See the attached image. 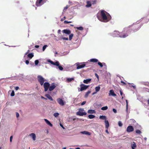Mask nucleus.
<instances>
[{"label": "nucleus", "mask_w": 149, "mask_h": 149, "mask_svg": "<svg viewBox=\"0 0 149 149\" xmlns=\"http://www.w3.org/2000/svg\"><path fill=\"white\" fill-rule=\"evenodd\" d=\"M13 138V136H11L10 137V141L11 142L12 141V139Z\"/></svg>", "instance_id": "obj_46"}, {"label": "nucleus", "mask_w": 149, "mask_h": 149, "mask_svg": "<svg viewBox=\"0 0 149 149\" xmlns=\"http://www.w3.org/2000/svg\"><path fill=\"white\" fill-rule=\"evenodd\" d=\"M98 64L101 67H102L103 65H104L105 66H106V64L104 63H101L100 62H98Z\"/></svg>", "instance_id": "obj_22"}, {"label": "nucleus", "mask_w": 149, "mask_h": 149, "mask_svg": "<svg viewBox=\"0 0 149 149\" xmlns=\"http://www.w3.org/2000/svg\"><path fill=\"white\" fill-rule=\"evenodd\" d=\"M64 24H68V22L67 20L64 21Z\"/></svg>", "instance_id": "obj_52"}, {"label": "nucleus", "mask_w": 149, "mask_h": 149, "mask_svg": "<svg viewBox=\"0 0 149 149\" xmlns=\"http://www.w3.org/2000/svg\"><path fill=\"white\" fill-rule=\"evenodd\" d=\"M132 86L133 87V88L135 89L136 88V86Z\"/></svg>", "instance_id": "obj_63"}, {"label": "nucleus", "mask_w": 149, "mask_h": 149, "mask_svg": "<svg viewBox=\"0 0 149 149\" xmlns=\"http://www.w3.org/2000/svg\"><path fill=\"white\" fill-rule=\"evenodd\" d=\"M41 98H42L43 99H45V100H47V99L46 98H45L44 97H43V96H42L41 97Z\"/></svg>", "instance_id": "obj_57"}, {"label": "nucleus", "mask_w": 149, "mask_h": 149, "mask_svg": "<svg viewBox=\"0 0 149 149\" xmlns=\"http://www.w3.org/2000/svg\"><path fill=\"white\" fill-rule=\"evenodd\" d=\"M108 107L107 106H106L102 107L101 108V109L102 110L104 111V110H107L108 109Z\"/></svg>", "instance_id": "obj_32"}, {"label": "nucleus", "mask_w": 149, "mask_h": 149, "mask_svg": "<svg viewBox=\"0 0 149 149\" xmlns=\"http://www.w3.org/2000/svg\"><path fill=\"white\" fill-rule=\"evenodd\" d=\"M121 82L122 83H123L124 84H126L125 83V82H124V81H121Z\"/></svg>", "instance_id": "obj_64"}, {"label": "nucleus", "mask_w": 149, "mask_h": 149, "mask_svg": "<svg viewBox=\"0 0 149 149\" xmlns=\"http://www.w3.org/2000/svg\"><path fill=\"white\" fill-rule=\"evenodd\" d=\"M88 117L89 119H91L94 118L95 117V115L90 114L88 116Z\"/></svg>", "instance_id": "obj_28"}, {"label": "nucleus", "mask_w": 149, "mask_h": 149, "mask_svg": "<svg viewBox=\"0 0 149 149\" xmlns=\"http://www.w3.org/2000/svg\"><path fill=\"white\" fill-rule=\"evenodd\" d=\"M136 147V143L133 142V143L131 144V147L132 149H135V148Z\"/></svg>", "instance_id": "obj_23"}, {"label": "nucleus", "mask_w": 149, "mask_h": 149, "mask_svg": "<svg viewBox=\"0 0 149 149\" xmlns=\"http://www.w3.org/2000/svg\"><path fill=\"white\" fill-rule=\"evenodd\" d=\"M91 93V91H88L87 92L85 95V97L86 98L87 97H88L89 94L90 93Z\"/></svg>", "instance_id": "obj_30"}, {"label": "nucleus", "mask_w": 149, "mask_h": 149, "mask_svg": "<svg viewBox=\"0 0 149 149\" xmlns=\"http://www.w3.org/2000/svg\"><path fill=\"white\" fill-rule=\"evenodd\" d=\"M69 6H67L66 7H65L64 8L63 10H64L67 9L69 7Z\"/></svg>", "instance_id": "obj_48"}, {"label": "nucleus", "mask_w": 149, "mask_h": 149, "mask_svg": "<svg viewBox=\"0 0 149 149\" xmlns=\"http://www.w3.org/2000/svg\"><path fill=\"white\" fill-rule=\"evenodd\" d=\"M76 28L78 30L80 31H82L84 29L83 28L82 26L77 27Z\"/></svg>", "instance_id": "obj_33"}, {"label": "nucleus", "mask_w": 149, "mask_h": 149, "mask_svg": "<svg viewBox=\"0 0 149 149\" xmlns=\"http://www.w3.org/2000/svg\"><path fill=\"white\" fill-rule=\"evenodd\" d=\"M87 112L88 113L93 114L95 113V111L94 110L90 109L88 110Z\"/></svg>", "instance_id": "obj_21"}, {"label": "nucleus", "mask_w": 149, "mask_h": 149, "mask_svg": "<svg viewBox=\"0 0 149 149\" xmlns=\"http://www.w3.org/2000/svg\"><path fill=\"white\" fill-rule=\"evenodd\" d=\"M95 75L97 77V78L98 79L99 77H98V74L97 73H95Z\"/></svg>", "instance_id": "obj_55"}, {"label": "nucleus", "mask_w": 149, "mask_h": 149, "mask_svg": "<svg viewBox=\"0 0 149 149\" xmlns=\"http://www.w3.org/2000/svg\"><path fill=\"white\" fill-rule=\"evenodd\" d=\"M33 56L34 55L33 53H29L27 55L28 57L30 59H31Z\"/></svg>", "instance_id": "obj_25"}, {"label": "nucleus", "mask_w": 149, "mask_h": 149, "mask_svg": "<svg viewBox=\"0 0 149 149\" xmlns=\"http://www.w3.org/2000/svg\"><path fill=\"white\" fill-rule=\"evenodd\" d=\"M97 92H93V93L92 94V95H95V94H96L97 93Z\"/></svg>", "instance_id": "obj_62"}, {"label": "nucleus", "mask_w": 149, "mask_h": 149, "mask_svg": "<svg viewBox=\"0 0 149 149\" xmlns=\"http://www.w3.org/2000/svg\"><path fill=\"white\" fill-rule=\"evenodd\" d=\"M99 118L101 119H105L106 118V117L105 116H100Z\"/></svg>", "instance_id": "obj_29"}, {"label": "nucleus", "mask_w": 149, "mask_h": 149, "mask_svg": "<svg viewBox=\"0 0 149 149\" xmlns=\"http://www.w3.org/2000/svg\"><path fill=\"white\" fill-rule=\"evenodd\" d=\"M87 4L86 5V7L87 8H89L90 7L91 4V3L90 1H87Z\"/></svg>", "instance_id": "obj_27"}, {"label": "nucleus", "mask_w": 149, "mask_h": 149, "mask_svg": "<svg viewBox=\"0 0 149 149\" xmlns=\"http://www.w3.org/2000/svg\"><path fill=\"white\" fill-rule=\"evenodd\" d=\"M106 132L107 134H109V132L108 130V129H107L106 130Z\"/></svg>", "instance_id": "obj_61"}, {"label": "nucleus", "mask_w": 149, "mask_h": 149, "mask_svg": "<svg viewBox=\"0 0 149 149\" xmlns=\"http://www.w3.org/2000/svg\"><path fill=\"white\" fill-rule=\"evenodd\" d=\"M62 39H63V40H68V38H65V37H63L62 38Z\"/></svg>", "instance_id": "obj_44"}, {"label": "nucleus", "mask_w": 149, "mask_h": 149, "mask_svg": "<svg viewBox=\"0 0 149 149\" xmlns=\"http://www.w3.org/2000/svg\"><path fill=\"white\" fill-rule=\"evenodd\" d=\"M56 87V86L55 85V84L54 83H52L51 85L50 86H49V90L50 91H51L53 90Z\"/></svg>", "instance_id": "obj_12"}, {"label": "nucleus", "mask_w": 149, "mask_h": 149, "mask_svg": "<svg viewBox=\"0 0 149 149\" xmlns=\"http://www.w3.org/2000/svg\"><path fill=\"white\" fill-rule=\"evenodd\" d=\"M59 115V113H54V116L55 117H57L58 115Z\"/></svg>", "instance_id": "obj_37"}, {"label": "nucleus", "mask_w": 149, "mask_h": 149, "mask_svg": "<svg viewBox=\"0 0 149 149\" xmlns=\"http://www.w3.org/2000/svg\"><path fill=\"white\" fill-rule=\"evenodd\" d=\"M136 133L137 134H140L141 133V132L139 130H137L136 131Z\"/></svg>", "instance_id": "obj_43"}, {"label": "nucleus", "mask_w": 149, "mask_h": 149, "mask_svg": "<svg viewBox=\"0 0 149 149\" xmlns=\"http://www.w3.org/2000/svg\"><path fill=\"white\" fill-rule=\"evenodd\" d=\"M130 30L129 28H125L122 33H120L117 31H114L112 33H109V34L113 37H119L121 38H125L128 36V34L130 33Z\"/></svg>", "instance_id": "obj_1"}, {"label": "nucleus", "mask_w": 149, "mask_h": 149, "mask_svg": "<svg viewBox=\"0 0 149 149\" xmlns=\"http://www.w3.org/2000/svg\"><path fill=\"white\" fill-rule=\"evenodd\" d=\"M35 47L36 48H38V47H39V46L38 45H36L35 46Z\"/></svg>", "instance_id": "obj_58"}, {"label": "nucleus", "mask_w": 149, "mask_h": 149, "mask_svg": "<svg viewBox=\"0 0 149 149\" xmlns=\"http://www.w3.org/2000/svg\"><path fill=\"white\" fill-rule=\"evenodd\" d=\"M19 89V87L18 86H16L15 87V90H16L17 91Z\"/></svg>", "instance_id": "obj_54"}, {"label": "nucleus", "mask_w": 149, "mask_h": 149, "mask_svg": "<svg viewBox=\"0 0 149 149\" xmlns=\"http://www.w3.org/2000/svg\"><path fill=\"white\" fill-rule=\"evenodd\" d=\"M105 127L107 129H108V127H109V123L108 120H105Z\"/></svg>", "instance_id": "obj_19"}, {"label": "nucleus", "mask_w": 149, "mask_h": 149, "mask_svg": "<svg viewBox=\"0 0 149 149\" xmlns=\"http://www.w3.org/2000/svg\"><path fill=\"white\" fill-rule=\"evenodd\" d=\"M58 104L61 105L63 106L65 104L63 101L61 99L58 98L57 100Z\"/></svg>", "instance_id": "obj_11"}, {"label": "nucleus", "mask_w": 149, "mask_h": 149, "mask_svg": "<svg viewBox=\"0 0 149 149\" xmlns=\"http://www.w3.org/2000/svg\"><path fill=\"white\" fill-rule=\"evenodd\" d=\"M60 125L63 129H65V128L63 127V125L61 123H60Z\"/></svg>", "instance_id": "obj_50"}, {"label": "nucleus", "mask_w": 149, "mask_h": 149, "mask_svg": "<svg viewBox=\"0 0 149 149\" xmlns=\"http://www.w3.org/2000/svg\"><path fill=\"white\" fill-rule=\"evenodd\" d=\"M45 96L47 97L49 100L51 101H53V99L52 97L49 94H46Z\"/></svg>", "instance_id": "obj_20"}, {"label": "nucleus", "mask_w": 149, "mask_h": 149, "mask_svg": "<svg viewBox=\"0 0 149 149\" xmlns=\"http://www.w3.org/2000/svg\"><path fill=\"white\" fill-rule=\"evenodd\" d=\"M30 51L29 50H28L27 52L26 53H25V55H26L28 53H29V52Z\"/></svg>", "instance_id": "obj_59"}, {"label": "nucleus", "mask_w": 149, "mask_h": 149, "mask_svg": "<svg viewBox=\"0 0 149 149\" xmlns=\"http://www.w3.org/2000/svg\"><path fill=\"white\" fill-rule=\"evenodd\" d=\"M90 61L96 63L98 61V60L96 58H92L90 60Z\"/></svg>", "instance_id": "obj_26"}, {"label": "nucleus", "mask_w": 149, "mask_h": 149, "mask_svg": "<svg viewBox=\"0 0 149 149\" xmlns=\"http://www.w3.org/2000/svg\"><path fill=\"white\" fill-rule=\"evenodd\" d=\"M120 94L121 95H122L123 94L122 92L121 91H120Z\"/></svg>", "instance_id": "obj_60"}, {"label": "nucleus", "mask_w": 149, "mask_h": 149, "mask_svg": "<svg viewBox=\"0 0 149 149\" xmlns=\"http://www.w3.org/2000/svg\"><path fill=\"white\" fill-rule=\"evenodd\" d=\"M44 120L45 122L46 123L49 125L50 127H52L53 126L52 124L50 123V122L48 120L46 119H44Z\"/></svg>", "instance_id": "obj_16"}, {"label": "nucleus", "mask_w": 149, "mask_h": 149, "mask_svg": "<svg viewBox=\"0 0 149 149\" xmlns=\"http://www.w3.org/2000/svg\"><path fill=\"white\" fill-rule=\"evenodd\" d=\"M118 125L120 127H122V126L123 124L121 121H119L118 122Z\"/></svg>", "instance_id": "obj_39"}, {"label": "nucleus", "mask_w": 149, "mask_h": 149, "mask_svg": "<svg viewBox=\"0 0 149 149\" xmlns=\"http://www.w3.org/2000/svg\"><path fill=\"white\" fill-rule=\"evenodd\" d=\"M35 63L36 65H37L39 63V61L38 60H36L35 61Z\"/></svg>", "instance_id": "obj_42"}, {"label": "nucleus", "mask_w": 149, "mask_h": 149, "mask_svg": "<svg viewBox=\"0 0 149 149\" xmlns=\"http://www.w3.org/2000/svg\"><path fill=\"white\" fill-rule=\"evenodd\" d=\"M109 95V96H116V95L114 93V91L113 90H110Z\"/></svg>", "instance_id": "obj_13"}, {"label": "nucleus", "mask_w": 149, "mask_h": 149, "mask_svg": "<svg viewBox=\"0 0 149 149\" xmlns=\"http://www.w3.org/2000/svg\"><path fill=\"white\" fill-rule=\"evenodd\" d=\"M80 133L82 134L87 135L89 136L91 134L90 132L86 131L81 132Z\"/></svg>", "instance_id": "obj_14"}, {"label": "nucleus", "mask_w": 149, "mask_h": 149, "mask_svg": "<svg viewBox=\"0 0 149 149\" xmlns=\"http://www.w3.org/2000/svg\"><path fill=\"white\" fill-rule=\"evenodd\" d=\"M25 63L27 65H28L29 64V62L28 60H27L26 61Z\"/></svg>", "instance_id": "obj_51"}, {"label": "nucleus", "mask_w": 149, "mask_h": 149, "mask_svg": "<svg viewBox=\"0 0 149 149\" xmlns=\"http://www.w3.org/2000/svg\"><path fill=\"white\" fill-rule=\"evenodd\" d=\"M134 130L133 127L132 126L130 125L127 127L126 131L127 132H130L133 131Z\"/></svg>", "instance_id": "obj_10"}, {"label": "nucleus", "mask_w": 149, "mask_h": 149, "mask_svg": "<svg viewBox=\"0 0 149 149\" xmlns=\"http://www.w3.org/2000/svg\"><path fill=\"white\" fill-rule=\"evenodd\" d=\"M47 61L48 62L50 63L51 64L57 66H59L60 65L58 61H56V62H54L51 60L48 59Z\"/></svg>", "instance_id": "obj_8"}, {"label": "nucleus", "mask_w": 149, "mask_h": 149, "mask_svg": "<svg viewBox=\"0 0 149 149\" xmlns=\"http://www.w3.org/2000/svg\"><path fill=\"white\" fill-rule=\"evenodd\" d=\"M44 0H37L36 5L37 6H40L44 3Z\"/></svg>", "instance_id": "obj_6"}, {"label": "nucleus", "mask_w": 149, "mask_h": 149, "mask_svg": "<svg viewBox=\"0 0 149 149\" xmlns=\"http://www.w3.org/2000/svg\"><path fill=\"white\" fill-rule=\"evenodd\" d=\"M15 95V92L13 90L12 91L11 93L10 94V96H11L13 97Z\"/></svg>", "instance_id": "obj_38"}, {"label": "nucleus", "mask_w": 149, "mask_h": 149, "mask_svg": "<svg viewBox=\"0 0 149 149\" xmlns=\"http://www.w3.org/2000/svg\"><path fill=\"white\" fill-rule=\"evenodd\" d=\"M47 47V45H44L42 47V50L44 51L46 47Z\"/></svg>", "instance_id": "obj_40"}, {"label": "nucleus", "mask_w": 149, "mask_h": 149, "mask_svg": "<svg viewBox=\"0 0 149 149\" xmlns=\"http://www.w3.org/2000/svg\"><path fill=\"white\" fill-rule=\"evenodd\" d=\"M86 101H83L81 103V105H84V104H85V103H86Z\"/></svg>", "instance_id": "obj_45"}, {"label": "nucleus", "mask_w": 149, "mask_h": 149, "mask_svg": "<svg viewBox=\"0 0 149 149\" xmlns=\"http://www.w3.org/2000/svg\"><path fill=\"white\" fill-rule=\"evenodd\" d=\"M69 4H70L71 5H73L72 2H71V1H69Z\"/></svg>", "instance_id": "obj_56"}, {"label": "nucleus", "mask_w": 149, "mask_h": 149, "mask_svg": "<svg viewBox=\"0 0 149 149\" xmlns=\"http://www.w3.org/2000/svg\"><path fill=\"white\" fill-rule=\"evenodd\" d=\"M84 111L83 109H80L78 111L77 113V115L80 116H82L84 115H86L87 113L86 112H82V111Z\"/></svg>", "instance_id": "obj_5"}, {"label": "nucleus", "mask_w": 149, "mask_h": 149, "mask_svg": "<svg viewBox=\"0 0 149 149\" xmlns=\"http://www.w3.org/2000/svg\"><path fill=\"white\" fill-rule=\"evenodd\" d=\"M29 136L31 137L33 141H35L36 139V135L34 133H32L30 134Z\"/></svg>", "instance_id": "obj_17"}, {"label": "nucleus", "mask_w": 149, "mask_h": 149, "mask_svg": "<svg viewBox=\"0 0 149 149\" xmlns=\"http://www.w3.org/2000/svg\"><path fill=\"white\" fill-rule=\"evenodd\" d=\"M91 79H84L83 81V82L86 84H88L90 83Z\"/></svg>", "instance_id": "obj_18"}, {"label": "nucleus", "mask_w": 149, "mask_h": 149, "mask_svg": "<svg viewBox=\"0 0 149 149\" xmlns=\"http://www.w3.org/2000/svg\"><path fill=\"white\" fill-rule=\"evenodd\" d=\"M74 80V78H67V82H70Z\"/></svg>", "instance_id": "obj_24"}, {"label": "nucleus", "mask_w": 149, "mask_h": 149, "mask_svg": "<svg viewBox=\"0 0 149 149\" xmlns=\"http://www.w3.org/2000/svg\"><path fill=\"white\" fill-rule=\"evenodd\" d=\"M16 116L17 118H18L19 116V114L17 112H16Z\"/></svg>", "instance_id": "obj_49"}, {"label": "nucleus", "mask_w": 149, "mask_h": 149, "mask_svg": "<svg viewBox=\"0 0 149 149\" xmlns=\"http://www.w3.org/2000/svg\"><path fill=\"white\" fill-rule=\"evenodd\" d=\"M126 111L127 112V111L128 110V102L127 100H126Z\"/></svg>", "instance_id": "obj_35"}, {"label": "nucleus", "mask_w": 149, "mask_h": 149, "mask_svg": "<svg viewBox=\"0 0 149 149\" xmlns=\"http://www.w3.org/2000/svg\"><path fill=\"white\" fill-rule=\"evenodd\" d=\"M80 86L81 87L80 90L81 91H82L86 89L89 87V86H87L83 84H81Z\"/></svg>", "instance_id": "obj_9"}, {"label": "nucleus", "mask_w": 149, "mask_h": 149, "mask_svg": "<svg viewBox=\"0 0 149 149\" xmlns=\"http://www.w3.org/2000/svg\"><path fill=\"white\" fill-rule=\"evenodd\" d=\"M43 86L44 88L45 91H47L48 88L49 89L50 84L48 82H46L43 84Z\"/></svg>", "instance_id": "obj_7"}, {"label": "nucleus", "mask_w": 149, "mask_h": 149, "mask_svg": "<svg viewBox=\"0 0 149 149\" xmlns=\"http://www.w3.org/2000/svg\"><path fill=\"white\" fill-rule=\"evenodd\" d=\"M113 111L115 113H117V110L116 109H113Z\"/></svg>", "instance_id": "obj_47"}, {"label": "nucleus", "mask_w": 149, "mask_h": 149, "mask_svg": "<svg viewBox=\"0 0 149 149\" xmlns=\"http://www.w3.org/2000/svg\"><path fill=\"white\" fill-rule=\"evenodd\" d=\"M100 89V87L99 86H97L95 88V90L96 92L99 91Z\"/></svg>", "instance_id": "obj_34"}, {"label": "nucleus", "mask_w": 149, "mask_h": 149, "mask_svg": "<svg viewBox=\"0 0 149 149\" xmlns=\"http://www.w3.org/2000/svg\"><path fill=\"white\" fill-rule=\"evenodd\" d=\"M135 27L136 29H135L133 30V31L135 32L137 31L138 29L141 27V26H139L138 25H136L135 26Z\"/></svg>", "instance_id": "obj_31"}, {"label": "nucleus", "mask_w": 149, "mask_h": 149, "mask_svg": "<svg viewBox=\"0 0 149 149\" xmlns=\"http://www.w3.org/2000/svg\"><path fill=\"white\" fill-rule=\"evenodd\" d=\"M73 34H71L69 35V39L70 40H71L72 38Z\"/></svg>", "instance_id": "obj_36"}, {"label": "nucleus", "mask_w": 149, "mask_h": 149, "mask_svg": "<svg viewBox=\"0 0 149 149\" xmlns=\"http://www.w3.org/2000/svg\"><path fill=\"white\" fill-rule=\"evenodd\" d=\"M58 69L61 70H62L63 69V67L61 65H59V66H58Z\"/></svg>", "instance_id": "obj_41"}, {"label": "nucleus", "mask_w": 149, "mask_h": 149, "mask_svg": "<svg viewBox=\"0 0 149 149\" xmlns=\"http://www.w3.org/2000/svg\"><path fill=\"white\" fill-rule=\"evenodd\" d=\"M76 65L77 66V69H79L84 68L86 65L85 63H76Z\"/></svg>", "instance_id": "obj_4"}, {"label": "nucleus", "mask_w": 149, "mask_h": 149, "mask_svg": "<svg viewBox=\"0 0 149 149\" xmlns=\"http://www.w3.org/2000/svg\"><path fill=\"white\" fill-rule=\"evenodd\" d=\"M37 77L38 81L40 85L42 86L44 84V82L46 80L41 75H38Z\"/></svg>", "instance_id": "obj_3"}, {"label": "nucleus", "mask_w": 149, "mask_h": 149, "mask_svg": "<svg viewBox=\"0 0 149 149\" xmlns=\"http://www.w3.org/2000/svg\"><path fill=\"white\" fill-rule=\"evenodd\" d=\"M103 19L102 22H106L111 19L110 15L104 10H102L100 13Z\"/></svg>", "instance_id": "obj_2"}, {"label": "nucleus", "mask_w": 149, "mask_h": 149, "mask_svg": "<svg viewBox=\"0 0 149 149\" xmlns=\"http://www.w3.org/2000/svg\"><path fill=\"white\" fill-rule=\"evenodd\" d=\"M62 31L63 33L68 35L70 34L71 33V31L69 30L64 29Z\"/></svg>", "instance_id": "obj_15"}, {"label": "nucleus", "mask_w": 149, "mask_h": 149, "mask_svg": "<svg viewBox=\"0 0 149 149\" xmlns=\"http://www.w3.org/2000/svg\"><path fill=\"white\" fill-rule=\"evenodd\" d=\"M61 30H60V29H59V30H58V34H61Z\"/></svg>", "instance_id": "obj_53"}]
</instances>
